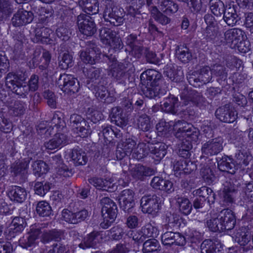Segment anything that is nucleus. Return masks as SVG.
I'll list each match as a JSON object with an SVG mask.
<instances>
[{
	"label": "nucleus",
	"mask_w": 253,
	"mask_h": 253,
	"mask_svg": "<svg viewBox=\"0 0 253 253\" xmlns=\"http://www.w3.org/2000/svg\"><path fill=\"white\" fill-rule=\"evenodd\" d=\"M163 123H159L157 125V128L159 132H166L168 126H172L169 131L174 130L175 136L179 138L182 141L181 146L179 151V155L183 158L189 157V149L191 147L190 142L196 141L199 135L198 129L194 127L191 124H188L183 121H178L174 124L173 122H170L169 125L165 123L164 128H161L163 126Z\"/></svg>",
	"instance_id": "1"
},
{
	"label": "nucleus",
	"mask_w": 253,
	"mask_h": 253,
	"mask_svg": "<svg viewBox=\"0 0 253 253\" xmlns=\"http://www.w3.org/2000/svg\"><path fill=\"white\" fill-rule=\"evenodd\" d=\"M101 204L103 217L101 226L107 228L115 221L117 217V207L115 203L108 197L103 198L101 200Z\"/></svg>",
	"instance_id": "2"
},
{
	"label": "nucleus",
	"mask_w": 253,
	"mask_h": 253,
	"mask_svg": "<svg viewBox=\"0 0 253 253\" xmlns=\"http://www.w3.org/2000/svg\"><path fill=\"white\" fill-rule=\"evenodd\" d=\"M135 141L131 138L126 139L118 144V149H121L124 151L122 157H124L127 153L134 151L135 156H134L137 159L139 160L145 157L148 152V147L146 144L143 143H139L136 148Z\"/></svg>",
	"instance_id": "3"
},
{
	"label": "nucleus",
	"mask_w": 253,
	"mask_h": 253,
	"mask_svg": "<svg viewBox=\"0 0 253 253\" xmlns=\"http://www.w3.org/2000/svg\"><path fill=\"white\" fill-rule=\"evenodd\" d=\"M217 217L219 220V223L216 222L215 224H210L213 230H230L235 224L236 219L233 212L229 210L221 211Z\"/></svg>",
	"instance_id": "4"
},
{
	"label": "nucleus",
	"mask_w": 253,
	"mask_h": 253,
	"mask_svg": "<svg viewBox=\"0 0 253 253\" xmlns=\"http://www.w3.org/2000/svg\"><path fill=\"white\" fill-rule=\"evenodd\" d=\"M70 124L73 130L78 136H87L90 133V127L80 115L73 114L70 117Z\"/></svg>",
	"instance_id": "5"
},
{
	"label": "nucleus",
	"mask_w": 253,
	"mask_h": 253,
	"mask_svg": "<svg viewBox=\"0 0 253 253\" xmlns=\"http://www.w3.org/2000/svg\"><path fill=\"white\" fill-rule=\"evenodd\" d=\"M78 28L81 33L86 36H91L96 32L95 23L91 17L82 14L77 19Z\"/></svg>",
	"instance_id": "6"
},
{
	"label": "nucleus",
	"mask_w": 253,
	"mask_h": 253,
	"mask_svg": "<svg viewBox=\"0 0 253 253\" xmlns=\"http://www.w3.org/2000/svg\"><path fill=\"white\" fill-rule=\"evenodd\" d=\"M100 38L104 44L109 45L114 49H120L122 47L121 39L116 37V33L110 29L102 28L100 31Z\"/></svg>",
	"instance_id": "7"
},
{
	"label": "nucleus",
	"mask_w": 253,
	"mask_h": 253,
	"mask_svg": "<svg viewBox=\"0 0 253 253\" xmlns=\"http://www.w3.org/2000/svg\"><path fill=\"white\" fill-rule=\"evenodd\" d=\"M125 12L122 8L117 6L107 7L104 12V17L115 26L121 25L124 21Z\"/></svg>",
	"instance_id": "8"
},
{
	"label": "nucleus",
	"mask_w": 253,
	"mask_h": 253,
	"mask_svg": "<svg viewBox=\"0 0 253 253\" xmlns=\"http://www.w3.org/2000/svg\"><path fill=\"white\" fill-rule=\"evenodd\" d=\"M89 183L97 189L112 192L117 189L119 184L115 181L114 177L105 179L92 178L89 179Z\"/></svg>",
	"instance_id": "9"
},
{
	"label": "nucleus",
	"mask_w": 253,
	"mask_h": 253,
	"mask_svg": "<svg viewBox=\"0 0 253 253\" xmlns=\"http://www.w3.org/2000/svg\"><path fill=\"white\" fill-rule=\"evenodd\" d=\"M215 116L222 122L231 123L236 120L237 113L234 108L227 105L217 109Z\"/></svg>",
	"instance_id": "10"
},
{
	"label": "nucleus",
	"mask_w": 253,
	"mask_h": 253,
	"mask_svg": "<svg viewBox=\"0 0 253 253\" xmlns=\"http://www.w3.org/2000/svg\"><path fill=\"white\" fill-rule=\"evenodd\" d=\"M76 82L77 79L72 75L64 74L60 76L58 84L63 91L75 92L79 88V84H76Z\"/></svg>",
	"instance_id": "11"
},
{
	"label": "nucleus",
	"mask_w": 253,
	"mask_h": 253,
	"mask_svg": "<svg viewBox=\"0 0 253 253\" xmlns=\"http://www.w3.org/2000/svg\"><path fill=\"white\" fill-rule=\"evenodd\" d=\"M40 234L41 232L37 226L32 225L30 232L19 240L20 245L25 249L34 247L37 243L36 240Z\"/></svg>",
	"instance_id": "12"
},
{
	"label": "nucleus",
	"mask_w": 253,
	"mask_h": 253,
	"mask_svg": "<svg viewBox=\"0 0 253 253\" xmlns=\"http://www.w3.org/2000/svg\"><path fill=\"white\" fill-rule=\"evenodd\" d=\"M223 143V139L221 137L209 140L203 146L202 152L207 155H216L222 150Z\"/></svg>",
	"instance_id": "13"
},
{
	"label": "nucleus",
	"mask_w": 253,
	"mask_h": 253,
	"mask_svg": "<svg viewBox=\"0 0 253 253\" xmlns=\"http://www.w3.org/2000/svg\"><path fill=\"white\" fill-rule=\"evenodd\" d=\"M224 37L226 42L230 44L232 48L235 47V45H237L240 41H242L246 38L244 32L237 28L226 31Z\"/></svg>",
	"instance_id": "14"
},
{
	"label": "nucleus",
	"mask_w": 253,
	"mask_h": 253,
	"mask_svg": "<svg viewBox=\"0 0 253 253\" xmlns=\"http://www.w3.org/2000/svg\"><path fill=\"white\" fill-rule=\"evenodd\" d=\"M121 208L126 211H129L134 206V193L129 189L122 191L119 197Z\"/></svg>",
	"instance_id": "15"
},
{
	"label": "nucleus",
	"mask_w": 253,
	"mask_h": 253,
	"mask_svg": "<svg viewBox=\"0 0 253 253\" xmlns=\"http://www.w3.org/2000/svg\"><path fill=\"white\" fill-rule=\"evenodd\" d=\"M159 200L156 196H146L142 198L141 205L144 212L151 213L159 209Z\"/></svg>",
	"instance_id": "16"
},
{
	"label": "nucleus",
	"mask_w": 253,
	"mask_h": 253,
	"mask_svg": "<svg viewBox=\"0 0 253 253\" xmlns=\"http://www.w3.org/2000/svg\"><path fill=\"white\" fill-rule=\"evenodd\" d=\"M212 78V73L209 67L203 68L196 77V75H193L189 77V83L195 87L200 86L197 84L198 82L206 84L209 82Z\"/></svg>",
	"instance_id": "17"
},
{
	"label": "nucleus",
	"mask_w": 253,
	"mask_h": 253,
	"mask_svg": "<svg viewBox=\"0 0 253 253\" xmlns=\"http://www.w3.org/2000/svg\"><path fill=\"white\" fill-rule=\"evenodd\" d=\"M162 242L165 246L173 244L183 246L185 244V239L179 233L167 232L162 236Z\"/></svg>",
	"instance_id": "18"
},
{
	"label": "nucleus",
	"mask_w": 253,
	"mask_h": 253,
	"mask_svg": "<svg viewBox=\"0 0 253 253\" xmlns=\"http://www.w3.org/2000/svg\"><path fill=\"white\" fill-rule=\"evenodd\" d=\"M26 226L25 219L20 217H15L9 225L6 233L9 238H13L16 234L21 233Z\"/></svg>",
	"instance_id": "19"
},
{
	"label": "nucleus",
	"mask_w": 253,
	"mask_h": 253,
	"mask_svg": "<svg viewBox=\"0 0 253 253\" xmlns=\"http://www.w3.org/2000/svg\"><path fill=\"white\" fill-rule=\"evenodd\" d=\"M33 19V14L30 11L19 10L12 18V23L15 26H20L31 23Z\"/></svg>",
	"instance_id": "20"
},
{
	"label": "nucleus",
	"mask_w": 253,
	"mask_h": 253,
	"mask_svg": "<svg viewBox=\"0 0 253 253\" xmlns=\"http://www.w3.org/2000/svg\"><path fill=\"white\" fill-rule=\"evenodd\" d=\"M67 143V138L63 133H57L49 141L45 143L46 149L53 150L61 148Z\"/></svg>",
	"instance_id": "21"
},
{
	"label": "nucleus",
	"mask_w": 253,
	"mask_h": 253,
	"mask_svg": "<svg viewBox=\"0 0 253 253\" xmlns=\"http://www.w3.org/2000/svg\"><path fill=\"white\" fill-rule=\"evenodd\" d=\"M26 190L21 187L12 186L7 192V195L9 199L17 203H22L27 197Z\"/></svg>",
	"instance_id": "22"
},
{
	"label": "nucleus",
	"mask_w": 253,
	"mask_h": 253,
	"mask_svg": "<svg viewBox=\"0 0 253 253\" xmlns=\"http://www.w3.org/2000/svg\"><path fill=\"white\" fill-rule=\"evenodd\" d=\"M67 159L71 158L76 165H84L87 162V157L84 151L81 149H74L66 155Z\"/></svg>",
	"instance_id": "23"
},
{
	"label": "nucleus",
	"mask_w": 253,
	"mask_h": 253,
	"mask_svg": "<svg viewBox=\"0 0 253 253\" xmlns=\"http://www.w3.org/2000/svg\"><path fill=\"white\" fill-rule=\"evenodd\" d=\"M151 184L154 188L164 190L168 193H171L173 191V184L171 181L164 180L158 176L154 177Z\"/></svg>",
	"instance_id": "24"
},
{
	"label": "nucleus",
	"mask_w": 253,
	"mask_h": 253,
	"mask_svg": "<svg viewBox=\"0 0 253 253\" xmlns=\"http://www.w3.org/2000/svg\"><path fill=\"white\" fill-rule=\"evenodd\" d=\"M79 5L85 12L89 14H95L99 11L97 0H81Z\"/></svg>",
	"instance_id": "25"
},
{
	"label": "nucleus",
	"mask_w": 253,
	"mask_h": 253,
	"mask_svg": "<svg viewBox=\"0 0 253 253\" xmlns=\"http://www.w3.org/2000/svg\"><path fill=\"white\" fill-rule=\"evenodd\" d=\"M51 30L47 28L42 27L37 28L35 30V36L33 38V42H41L43 43H47L49 42V37Z\"/></svg>",
	"instance_id": "26"
},
{
	"label": "nucleus",
	"mask_w": 253,
	"mask_h": 253,
	"mask_svg": "<svg viewBox=\"0 0 253 253\" xmlns=\"http://www.w3.org/2000/svg\"><path fill=\"white\" fill-rule=\"evenodd\" d=\"M100 55V53H96V51L93 49L89 50L88 52L82 51L80 54L81 59L83 62L91 64L95 63Z\"/></svg>",
	"instance_id": "27"
},
{
	"label": "nucleus",
	"mask_w": 253,
	"mask_h": 253,
	"mask_svg": "<svg viewBox=\"0 0 253 253\" xmlns=\"http://www.w3.org/2000/svg\"><path fill=\"white\" fill-rule=\"evenodd\" d=\"M99 238V234L97 233L92 232L84 238V241L79 245V246L83 249L91 247L95 248L98 242Z\"/></svg>",
	"instance_id": "28"
},
{
	"label": "nucleus",
	"mask_w": 253,
	"mask_h": 253,
	"mask_svg": "<svg viewBox=\"0 0 253 253\" xmlns=\"http://www.w3.org/2000/svg\"><path fill=\"white\" fill-rule=\"evenodd\" d=\"M221 248L220 245L217 244L215 245L211 240H205L201 245L202 253H220Z\"/></svg>",
	"instance_id": "29"
},
{
	"label": "nucleus",
	"mask_w": 253,
	"mask_h": 253,
	"mask_svg": "<svg viewBox=\"0 0 253 253\" xmlns=\"http://www.w3.org/2000/svg\"><path fill=\"white\" fill-rule=\"evenodd\" d=\"M158 6L161 11L167 13L175 12L178 9L177 5L169 0H158Z\"/></svg>",
	"instance_id": "30"
},
{
	"label": "nucleus",
	"mask_w": 253,
	"mask_h": 253,
	"mask_svg": "<svg viewBox=\"0 0 253 253\" xmlns=\"http://www.w3.org/2000/svg\"><path fill=\"white\" fill-rule=\"evenodd\" d=\"M177 99L174 96H171L166 99L161 106L164 111L174 114L177 112L176 107H177Z\"/></svg>",
	"instance_id": "31"
},
{
	"label": "nucleus",
	"mask_w": 253,
	"mask_h": 253,
	"mask_svg": "<svg viewBox=\"0 0 253 253\" xmlns=\"http://www.w3.org/2000/svg\"><path fill=\"white\" fill-rule=\"evenodd\" d=\"M24 80L19 79L18 76L13 73H9L6 78V84L11 90H15V87L20 88Z\"/></svg>",
	"instance_id": "32"
},
{
	"label": "nucleus",
	"mask_w": 253,
	"mask_h": 253,
	"mask_svg": "<svg viewBox=\"0 0 253 253\" xmlns=\"http://www.w3.org/2000/svg\"><path fill=\"white\" fill-rule=\"evenodd\" d=\"M224 13L225 22L230 26H234L238 21L237 15L233 7H229Z\"/></svg>",
	"instance_id": "33"
},
{
	"label": "nucleus",
	"mask_w": 253,
	"mask_h": 253,
	"mask_svg": "<svg viewBox=\"0 0 253 253\" xmlns=\"http://www.w3.org/2000/svg\"><path fill=\"white\" fill-rule=\"evenodd\" d=\"M144 238L156 237L159 234V231L156 227L151 223H148L144 226L141 230Z\"/></svg>",
	"instance_id": "34"
},
{
	"label": "nucleus",
	"mask_w": 253,
	"mask_h": 253,
	"mask_svg": "<svg viewBox=\"0 0 253 253\" xmlns=\"http://www.w3.org/2000/svg\"><path fill=\"white\" fill-rule=\"evenodd\" d=\"M176 56L182 62H188L192 57L191 53L189 49L184 46H180L176 50Z\"/></svg>",
	"instance_id": "35"
},
{
	"label": "nucleus",
	"mask_w": 253,
	"mask_h": 253,
	"mask_svg": "<svg viewBox=\"0 0 253 253\" xmlns=\"http://www.w3.org/2000/svg\"><path fill=\"white\" fill-rule=\"evenodd\" d=\"M32 167L35 174L38 176L46 173L48 170L47 165L42 161L35 162L32 165Z\"/></svg>",
	"instance_id": "36"
},
{
	"label": "nucleus",
	"mask_w": 253,
	"mask_h": 253,
	"mask_svg": "<svg viewBox=\"0 0 253 253\" xmlns=\"http://www.w3.org/2000/svg\"><path fill=\"white\" fill-rule=\"evenodd\" d=\"M36 211L40 216H47L51 214V209L48 203L41 201L37 204Z\"/></svg>",
	"instance_id": "37"
},
{
	"label": "nucleus",
	"mask_w": 253,
	"mask_h": 253,
	"mask_svg": "<svg viewBox=\"0 0 253 253\" xmlns=\"http://www.w3.org/2000/svg\"><path fill=\"white\" fill-rule=\"evenodd\" d=\"M180 211L185 214H189L192 209V205L187 198H179L177 200Z\"/></svg>",
	"instance_id": "38"
},
{
	"label": "nucleus",
	"mask_w": 253,
	"mask_h": 253,
	"mask_svg": "<svg viewBox=\"0 0 253 253\" xmlns=\"http://www.w3.org/2000/svg\"><path fill=\"white\" fill-rule=\"evenodd\" d=\"M218 166L222 170L227 171L230 173H234L235 169L238 168V166L232 162V160L230 157H227L225 162H222L218 164Z\"/></svg>",
	"instance_id": "39"
},
{
	"label": "nucleus",
	"mask_w": 253,
	"mask_h": 253,
	"mask_svg": "<svg viewBox=\"0 0 253 253\" xmlns=\"http://www.w3.org/2000/svg\"><path fill=\"white\" fill-rule=\"evenodd\" d=\"M159 248L158 241L151 239L146 241L143 244V251L144 253H149L157 251Z\"/></svg>",
	"instance_id": "40"
},
{
	"label": "nucleus",
	"mask_w": 253,
	"mask_h": 253,
	"mask_svg": "<svg viewBox=\"0 0 253 253\" xmlns=\"http://www.w3.org/2000/svg\"><path fill=\"white\" fill-rule=\"evenodd\" d=\"M237 165H247L252 159L250 154L246 150L240 151L236 155Z\"/></svg>",
	"instance_id": "41"
},
{
	"label": "nucleus",
	"mask_w": 253,
	"mask_h": 253,
	"mask_svg": "<svg viewBox=\"0 0 253 253\" xmlns=\"http://www.w3.org/2000/svg\"><path fill=\"white\" fill-rule=\"evenodd\" d=\"M211 9L212 13L216 16H221L225 11L224 4L219 0H216L211 3Z\"/></svg>",
	"instance_id": "42"
},
{
	"label": "nucleus",
	"mask_w": 253,
	"mask_h": 253,
	"mask_svg": "<svg viewBox=\"0 0 253 253\" xmlns=\"http://www.w3.org/2000/svg\"><path fill=\"white\" fill-rule=\"evenodd\" d=\"M73 65V59L71 55L64 53L59 60V66L61 69L65 70Z\"/></svg>",
	"instance_id": "43"
},
{
	"label": "nucleus",
	"mask_w": 253,
	"mask_h": 253,
	"mask_svg": "<svg viewBox=\"0 0 253 253\" xmlns=\"http://www.w3.org/2000/svg\"><path fill=\"white\" fill-rule=\"evenodd\" d=\"M95 96L102 99H104L107 103H111L114 101V98L110 96L108 91L104 86L99 88L95 92Z\"/></svg>",
	"instance_id": "44"
},
{
	"label": "nucleus",
	"mask_w": 253,
	"mask_h": 253,
	"mask_svg": "<svg viewBox=\"0 0 253 253\" xmlns=\"http://www.w3.org/2000/svg\"><path fill=\"white\" fill-rule=\"evenodd\" d=\"M50 185L49 183L38 182L35 185L36 194L41 196H44L50 189Z\"/></svg>",
	"instance_id": "45"
},
{
	"label": "nucleus",
	"mask_w": 253,
	"mask_h": 253,
	"mask_svg": "<svg viewBox=\"0 0 253 253\" xmlns=\"http://www.w3.org/2000/svg\"><path fill=\"white\" fill-rule=\"evenodd\" d=\"M145 77L148 81H153L156 82L157 80L160 78L161 75L158 71L155 70L148 69L143 72L141 75V78H145Z\"/></svg>",
	"instance_id": "46"
},
{
	"label": "nucleus",
	"mask_w": 253,
	"mask_h": 253,
	"mask_svg": "<svg viewBox=\"0 0 253 253\" xmlns=\"http://www.w3.org/2000/svg\"><path fill=\"white\" fill-rule=\"evenodd\" d=\"M205 20L207 24V33L209 34H211V32L215 33L217 30L216 23L213 16L209 14L206 15L205 16Z\"/></svg>",
	"instance_id": "47"
},
{
	"label": "nucleus",
	"mask_w": 253,
	"mask_h": 253,
	"mask_svg": "<svg viewBox=\"0 0 253 253\" xmlns=\"http://www.w3.org/2000/svg\"><path fill=\"white\" fill-rule=\"evenodd\" d=\"M151 14L154 18L163 25H166L169 22V19L160 13L157 8L154 7L151 10Z\"/></svg>",
	"instance_id": "48"
},
{
	"label": "nucleus",
	"mask_w": 253,
	"mask_h": 253,
	"mask_svg": "<svg viewBox=\"0 0 253 253\" xmlns=\"http://www.w3.org/2000/svg\"><path fill=\"white\" fill-rule=\"evenodd\" d=\"M11 13L9 5L5 0H0V18L6 17Z\"/></svg>",
	"instance_id": "49"
},
{
	"label": "nucleus",
	"mask_w": 253,
	"mask_h": 253,
	"mask_svg": "<svg viewBox=\"0 0 253 253\" xmlns=\"http://www.w3.org/2000/svg\"><path fill=\"white\" fill-rule=\"evenodd\" d=\"M62 218L66 222L75 224L77 223V218L76 217L75 213L67 210H64L62 212Z\"/></svg>",
	"instance_id": "50"
},
{
	"label": "nucleus",
	"mask_w": 253,
	"mask_h": 253,
	"mask_svg": "<svg viewBox=\"0 0 253 253\" xmlns=\"http://www.w3.org/2000/svg\"><path fill=\"white\" fill-rule=\"evenodd\" d=\"M232 48L237 49L241 53H246L250 50V43L249 41L247 40V38L242 41H240L238 43L235 45Z\"/></svg>",
	"instance_id": "51"
},
{
	"label": "nucleus",
	"mask_w": 253,
	"mask_h": 253,
	"mask_svg": "<svg viewBox=\"0 0 253 253\" xmlns=\"http://www.w3.org/2000/svg\"><path fill=\"white\" fill-rule=\"evenodd\" d=\"M138 126L143 131H147L150 128L149 119L147 116L140 117L138 119Z\"/></svg>",
	"instance_id": "52"
},
{
	"label": "nucleus",
	"mask_w": 253,
	"mask_h": 253,
	"mask_svg": "<svg viewBox=\"0 0 253 253\" xmlns=\"http://www.w3.org/2000/svg\"><path fill=\"white\" fill-rule=\"evenodd\" d=\"M44 97L47 100L48 105L52 108L56 107V99L54 94L50 91L44 93Z\"/></svg>",
	"instance_id": "53"
},
{
	"label": "nucleus",
	"mask_w": 253,
	"mask_h": 253,
	"mask_svg": "<svg viewBox=\"0 0 253 253\" xmlns=\"http://www.w3.org/2000/svg\"><path fill=\"white\" fill-rule=\"evenodd\" d=\"M159 94V88L158 86L147 88L144 91L145 95L149 98H153Z\"/></svg>",
	"instance_id": "54"
},
{
	"label": "nucleus",
	"mask_w": 253,
	"mask_h": 253,
	"mask_svg": "<svg viewBox=\"0 0 253 253\" xmlns=\"http://www.w3.org/2000/svg\"><path fill=\"white\" fill-rule=\"evenodd\" d=\"M12 127V124L6 119L1 118V120H0V129L2 131L8 132L11 130Z\"/></svg>",
	"instance_id": "55"
},
{
	"label": "nucleus",
	"mask_w": 253,
	"mask_h": 253,
	"mask_svg": "<svg viewBox=\"0 0 253 253\" xmlns=\"http://www.w3.org/2000/svg\"><path fill=\"white\" fill-rule=\"evenodd\" d=\"M13 248L10 243L0 242V253H11Z\"/></svg>",
	"instance_id": "56"
},
{
	"label": "nucleus",
	"mask_w": 253,
	"mask_h": 253,
	"mask_svg": "<svg viewBox=\"0 0 253 253\" xmlns=\"http://www.w3.org/2000/svg\"><path fill=\"white\" fill-rule=\"evenodd\" d=\"M126 225L130 228L136 227L138 224V218L134 215L129 216L126 220Z\"/></svg>",
	"instance_id": "57"
},
{
	"label": "nucleus",
	"mask_w": 253,
	"mask_h": 253,
	"mask_svg": "<svg viewBox=\"0 0 253 253\" xmlns=\"http://www.w3.org/2000/svg\"><path fill=\"white\" fill-rule=\"evenodd\" d=\"M113 118L114 120H112V121L114 122L117 126L122 128L126 126L127 124V120L125 118L119 116H113Z\"/></svg>",
	"instance_id": "58"
},
{
	"label": "nucleus",
	"mask_w": 253,
	"mask_h": 253,
	"mask_svg": "<svg viewBox=\"0 0 253 253\" xmlns=\"http://www.w3.org/2000/svg\"><path fill=\"white\" fill-rule=\"evenodd\" d=\"M51 59L50 54L48 52L45 51L43 53L42 57L41 59L42 64L41 66L46 68L48 65Z\"/></svg>",
	"instance_id": "59"
},
{
	"label": "nucleus",
	"mask_w": 253,
	"mask_h": 253,
	"mask_svg": "<svg viewBox=\"0 0 253 253\" xmlns=\"http://www.w3.org/2000/svg\"><path fill=\"white\" fill-rule=\"evenodd\" d=\"M69 34L68 30L63 27H60L56 30V34L58 37L62 38L63 40H66L69 38Z\"/></svg>",
	"instance_id": "60"
},
{
	"label": "nucleus",
	"mask_w": 253,
	"mask_h": 253,
	"mask_svg": "<svg viewBox=\"0 0 253 253\" xmlns=\"http://www.w3.org/2000/svg\"><path fill=\"white\" fill-rule=\"evenodd\" d=\"M211 71L212 75L213 74L216 76H224L226 74L223 67L220 65H216L214 66L213 68L211 70Z\"/></svg>",
	"instance_id": "61"
},
{
	"label": "nucleus",
	"mask_w": 253,
	"mask_h": 253,
	"mask_svg": "<svg viewBox=\"0 0 253 253\" xmlns=\"http://www.w3.org/2000/svg\"><path fill=\"white\" fill-rule=\"evenodd\" d=\"M145 168L143 166H138L135 169L133 176L136 179H141L143 175H146V174L144 172Z\"/></svg>",
	"instance_id": "62"
},
{
	"label": "nucleus",
	"mask_w": 253,
	"mask_h": 253,
	"mask_svg": "<svg viewBox=\"0 0 253 253\" xmlns=\"http://www.w3.org/2000/svg\"><path fill=\"white\" fill-rule=\"evenodd\" d=\"M245 25L252 34H253V13L248 14L246 18Z\"/></svg>",
	"instance_id": "63"
},
{
	"label": "nucleus",
	"mask_w": 253,
	"mask_h": 253,
	"mask_svg": "<svg viewBox=\"0 0 253 253\" xmlns=\"http://www.w3.org/2000/svg\"><path fill=\"white\" fill-rule=\"evenodd\" d=\"M88 118L94 123L99 122L102 119V115L98 111H94L91 114H89Z\"/></svg>",
	"instance_id": "64"
}]
</instances>
